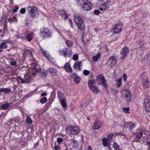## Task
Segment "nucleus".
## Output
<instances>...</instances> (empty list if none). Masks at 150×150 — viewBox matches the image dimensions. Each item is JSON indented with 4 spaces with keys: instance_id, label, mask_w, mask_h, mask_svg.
<instances>
[{
    "instance_id": "nucleus-26",
    "label": "nucleus",
    "mask_w": 150,
    "mask_h": 150,
    "mask_svg": "<svg viewBox=\"0 0 150 150\" xmlns=\"http://www.w3.org/2000/svg\"><path fill=\"white\" fill-rule=\"evenodd\" d=\"M71 143L73 145V147L74 148L78 146V142L75 139H72L71 140Z\"/></svg>"
},
{
    "instance_id": "nucleus-53",
    "label": "nucleus",
    "mask_w": 150,
    "mask_h": 150,
    "mask_svg": "<svg viewBox=\"0 0 150 150\" xmlns=\"http://www.w3.org/2000/svg\"><path fill=\"white\" fill-rule=\"evenodd\" d=\"M49 72L51 73L54 72L53 69L52 68H50L49 69Z\"/></svg>"
},
{
    "instance_id": "nucleus-37",
    "label": "nucleus",
    "mask_w": 150,
    "mask_h": 150,
    "mask_svg": "<svg viewBox=\"0 0 150 150\" xmlns=\"http://www.w3.org/2000/svg\"><path fill=\"white\" fill-rule=\"evenodd\" d=\"M47 101V98L46 97H43L40 100V102L42 104L45 103Z\"/></svg>"
},
{
    "instance_id": "nucleus-4",
    "label": "nucleus",
    "mask_w": 150,
    "mask_h": 150,
    "mask_svg": "<svg viewBox=\"0 0 150 150\" xmlns=\"http://www.w3.org/2000/svg\"><path fill=\"white\" fill-rule=\"evenodd\" d=\"M96 79L97 82L100 85L105 88L107 87L106 80L104 76L100 75H98L96 76Z\"/></svg>"
},
{
    "instance_id": "nucleus-58",
    "label": "nucleus",
    "mask_w": 150,
    "mask_h": 150,
    "mask_svg": "<svg viewBox=\"0 0 150 150\" xmlns=\"http://www.w3.org/2000/svg\"><path fill=\"white\" fill-rule=\"evenodd\" d=\"M40 49L41 50V51L42 53L43 54L45 52V51L43 50V49L42 48H40Z\"/></svg>"
},
{
    "instance_id": "nucleus-16",
    "label": "nucleus",
    "mask_w": 150,
    "mask_h": 150,
    "mask_svg": "<svg viewBox=\"0 0 150 150\" xmlns=\"http://www.w3.org/2000/svg\"><path fill=\"white\" fill-rule=\"evenodd\" d=\"M80 22L76 24L78 26V28L81 30H83L84 28V25L83 23V21H80Z\"/></svg>"
},
{
    "instance_id": "nucleus-49",
    "label": "nucleus",
    "mask_w": 150,
    "mask_h": 150,
    "mask_svg": "<svg viewBox=\"0 0 150 150\" xmlns=\"http://www.w3.org/2000/svg\"><path fill=\"white\" fill-rule=\"evenodd\" d=\"M122 84V82H117V83L116 85V86L117 87L119 88Z\"/></svg>"
},
{
    "instance_id": "nucleus-11",
    "label": "nucleus",
    "mask_w": 150,
    "mask_h": 150,
    "mask_svg": "<svg viewBox=\"0 0 150 150\" xmlns=\"http://www.w3.org/2000/svg\"><path fill=\"white\" fill-rule=\"evenodd\" d=\"M101 127V123L98 121H96L93 124L92 128L93 129H98Z\"/></svg>"
},
{
    "instance_id": "nucleus-40",
    "label": "nucleus",
    "mask_w": 150,
    "mask_h": 150,
    "mask_svg": "<svg viewBox=\"0 0 150 150\" xmlns=\"http://www.w3.org/2000/svg\"><path fill=\"white\" fill-rule=\"evenodd\" d=\"M63 141V139L62 138L59 137L57 138V142L59 144H61Z\"/></svg>"
},
{
    "instance_id": "nucleus-32",
    "label": "nucleus",
    "mask_w": 150,
    "mask_h": 150,
    "mask_svg": "<svg viewBox=\"0 0 150 150\" xmlns=\"http://www.w3.org/2000/svg\"><path fill=\"white\" fill-rule=\"evenodd\" d=\"M102 143L105 146H106L108 145V142L106 139L103 138L102 139Z\"/></svg>"
},
{
    "instance_id": "nucleus-52",
    "label": "nucleus",
    "mask_w": 150,
    "mask_h": 150,
    "mask_svg": "<svg viewBox=\"0 0 150 150\" xmlns=\"http://www.w3.org/2000/svg\"><path fill=\"white\" fill-rule=\"evenodd\" d=\"M68 51L69 53H67V55L69 57H70L71 55V52L69 50H68Z\"/></svg>"
},
{
    "instance_id": "nucleus-48",
    "label": "nucleus",
    "mask_w": 150,
    "mask_h": 150,
    "mask_svg": "<svg viewBox=\"0 0 150 150\" xmlns=\"http://www.w3.org/2000/svg\"><path fill=\"white\" fill-rule=\"evenodd\" d=\"M44 55L46 57L47 59H49V54L47 53V51H46L44 53H43Z\"/></svg>"
},
{
    "instance_id": "nucleus-51",
    "label": "nucleus",
    "mask_w": 150,
    "mask_h": 150,
    "mask_svg": "<svg viewBox=\"0 0 150 150\" xmlns=\"http://www.w3.org/2000/svg\"><path fill=\"white\" fill-rule=\"evenodd\" d=\"M123 79L125 81H126L127 79V76L125 74H124L123 75Z\"/></svg>"
},
{
    "instance_id": "nucleus-50",
    "label": "nucleus",
    "mask_w": 150,
    "mask_h": 150,
    "mask_svg": "<svg viewBox=\"0 0 150 150\" xmlns=\"http://www.w3.org/2000/svg\"><path fill=\"white\" fill-rule=\"evenodd\" d=\"M100 12L98 10H95L94 11V13L96 15H98L100 13Z\"/></svg>"
},
{
    "instance_id": "nucleus-18",
    "label": "nucleus",
    "mask_w": 150,
    "mask_h": 150,
    "mask_svg": "<svg viewBox=\"0 0 150 150\" xmlns=\"http://www.w3.org/2000/svg\"><path fill=\"white\" fill-rule=\"evenodd\" d=\"M137 134H136V138L137 140L139 139L143 134V133L142 131H140L139 129H137Z\"/></svg>"
},
{
    "instance_id": "nucleus-47",
    "label": "nucleus",
    "mask_w": 150,
    "mask_h": 150,
    "mask_svg": "<svg viewBox=\"0 0 150 150\" xmlns=\"http://www.w3.org/2000/svg\"><path fill=\"white\" fill-rule=\"evenodd\" d=\"M113 136V135L112 134H110L108 136V138L109 140H110Z\"/></svg>"
},
{
    "instance_id": "nucleus-30",
    "label": "nucleus",
    "mask_w": 150,
    "mask_h": 150,
    "mask_svg": "<svg viewBox=\"0 0 150 150\" xmlns=\"http://www.w3.org/2000/svg\"><path fill=\"white\" fill-rule=\"evenodd\" d=\"M7 45L6 43L5 42H3L1 43L0 45V47L1 49H6L7 47Z\"/></svg>"
},
{
    "instance_id": "nucleus-19",
    "label": "nucleus",
    "mask_w": 150,
    "mask_h": 150,
    "mask_svg": "<svg viewBox=\"0 0 150 150\" xmlns=\"http://www.w3.org/2000/svg\"><path fill=\"white\" fill-rule=\"evenodd\" d=\"M91 90L93 92L97 93L100 92V91L97 87L94 86L90 88Z\"/></svg>"
},
{
    "instance_id": "nucleus-7",
    "label": "nucleus",
    "mask_w": 150,
    "mask_h": 150,
    "mask_svg": "<svg viewBox=\"0 0 150 150\" xmlns=\"http://www.w3.org/2000/svg\"><path fill=\"white\" fill-rule=\"evenodd\" d=\"M122 24L120 22L117 23L114 26L113 29V32L115 34H119L122 31Z\"/></svg>"
},
{
    "instance_id": "nucleus-28",
    "label": "nucleus",
    "mask_w": 150,
    "mask_h": 150,
    "mask_svg": "<svg viewBox=\"0 0 150 150\" xmlns=\"http://www.w3.org/2000/svg\"><path fill=\"white\" fill-rule=\"evenodd\" d=\"M82 62H77L74 63L73 68L75 69H76L78 66L80 65H81Z\"/></svg>"
},
{
    "instance_id": "nucleus-15",
    "label": "nucleus",
    "mask_w": 150,
    "mask_h": 150,
    "mask_svg": "<svg viewBox=\"0 0 150 150\" xmlns=\"http://www.w3.org/2000/svg\"><path fill=\"white\" fill-rule=\"evenodd\" d=\"M64 68L67 72L70 73L72 71V69L69 64H66L64 65Z\"/></svg>"
},
{
    "instance_id": "nucleus-14",
    "label": "nucleus",
    "mask_w": 150,
    "mask_h": 150,
    "mask_svg": "<svg viewBox=\"0 0 150 150\" xmlns=\"http://www.w3.org/2000/svg\"><path fill=\"white\" fill-rule=\"evenodd\" d=\"M109 3L107 2L105 3L101 7H100V9L102 11H105L109 8Z\"/></svg>"
},
{
    "instance_id": "nucleus-43",
    "label": "nucleus",
    "mask_w": 150,
    "mask_h": 150,
    "mask_svg": "<svg viewBox=\"0 0 150 150\" xmlns=\"http://www.w3.org/2000/svg\"><path fill=\"white\" fill-rule=\"evenodd\" d=\"M83 73L84 75L87 76L89 74L90 71L87 70H84L83 71Z\"/></svg>"
},
{
    "instance_id": "nucleus-35",
    "label": "nucleus",
    "mask_w": 150,
    "mask_h": 150,
    "mask_svg": "<svg viewBox=\"0 0 150 150\" xmlns=\"http://www.w3.org/2000/svg\"><path fill=\"white\" fill-rule=\"evenodd\" d=\"M72 126L70 127H67L66 129V131L67 134L71 133V131H72Z\"/></svg>"
},
{
    "instance_id": "nucleus-31",
    "label": "nucleus",
    "mask_w": 150,
    "mask_h": 150,
    "mask_svg": "<svg viewBox=\"0 0 150 150\" xmlns=\"http://www.w3.org/2000/svg\"><path fill=\"white\" fill-rule=\"evenodd\" d=\"M57 13L59 15H61L62 16H63V15H65V12L63 10H58L57 11Z\"/></svg>"
},
{
    "instance_id": "nucleus-5",
    "label": "nucleus",
    "mask_w": 150,
    "mask_h": 150,
    "mask_svg": "<svg viewBox=\"0 0 150 150\" xmlns=\"http://www.w3.org/2000/svg\"><path fill=\"white\" fill-rule=\"evenodd\" d=\"M143 105L144 106L146 111H150V97L149 96H148L145 97Z\"/></svg>"
},
{
    "instance_id": "nucleus-63",
    "label": "nucleus",
    "mask_w": 150,
    "mask_h": 150,
    "mask_svg": "<svg viewBox=\"0 0 150 150\" xmlns=\"http://www.w3.org/2000/svg\"><path fill=\"white\" fill-rule=\"evenodd\" d=\"M81 65H80L78 67V70H81V68L80 67H81Z\"/></svg>"
},
{
    "instance_id": "nucleus-33",
    "label": "nucleus",
    "mask_w": 150,
    "mask_h": 150,
    "mask_svg": "<svg viewBox=\"0 0 150 150\" xmlns=\"http://www.w3.org/2000/svg\"><path fill=\"white\" fill-rule=\"evenodd\" d=\"M17 80L19 83H25L24 80L22 79L20 76H18L17 77Z\"/></svg>"
},
{
    "instance_id": "nucleus-6",
    "label": "nucleus",
    "mask_w": 150,
    "mask_h": 150,
    "mask_svg": "<svg viewBox=\"0 0 150 150\" xmlns=\"http://www.w3.org/2000/svg\"><path fill=\"white\" fill-rule=\"evenodd\" d=\"M129 52V48L125 46L122 48L120 51V54L121 55L120 59L123 60L127 56Z\"/></svg>"
},
{
    "instance_id": "nucleus-3",
    "label": "nucleus",
    "mask_w": 150,
    "mask_h": 150,
    "mask_svg": "<svg viewBox=\"0 0 150 150\" xmlns=\"http://www.w3.org/2000/svg\"><path fill=\"white\" fill-rule=\"evenodd\" d=\"M121 97L127 101H129L132 97V94L130 91L127 89H125L121 92Z\"/></svg>"
},
{
    "instance_id": "nucleus-55",
    "label": "nucleus",
    "mask_w": 150,
    "mask_h": 150,
    "mask_svg": "<svg viewBox=\"0 0 150 150\" xmlns=\"http://www.w3.org/2000/svg\"><path fill=\"white\" fill-rule=\"evenodd\" d=\"M8 21L9 22H10V21L13 22V21H15V20H14L13 21V19H12V18H10L8 19Z\"/></svg>"
},
{
    "instance_id": "nucleus-1",
    "label": "nucleus",
    "mask_w": 150,
    "mask_h": 150,
    "mask_svg": "<svg viewBox=\"0 0 150 150\" xmlns=\"http://www.w3.org/2000/svg\"><path fill=\"white\" fill-rule=\"evenodd\" d=\"M27 10L30 15L32 18H37L39 15L36 7L33 6H29L27 8Z\"/></svg>"
},
{
    "instance_id": "nucleus-62",
    "label": "nucleus",
    "mask_w": 150,
    "mask_h": 150,
    "mask_svg": "<svg viewBox=\"0 0 150 150\" xmlns=\"http://www.w3.org/2000/svg\"><path fill=\"white\" fill-rule=\"evenodd\" d=\"M71 77H72V78H75L76 76V74H73L71 76Z\"/></svg>"
},
{
    "instance_id": "nucleus-36",
    "label": "nucleus",
    "mask_w": 150,
    "mask_h": 150,
    "mask_svg": "<svg viewBox=\"0 0 150 150\" xmlns=\"http://www.w3.org/2000/svg\"><path fill=\"white\" fill-rule=\"evenodd\" d=\"M80 80V78L79 76H76L74 78L75 82L78 83L79 82Z\"/></svg>"
},
{
    "instance_id": "nucleus-24",
    "label": "nucleus",
    "mask_w": 150,
    "mask_h": 150,
    "mask_svg": "<svg viewBox=\"0 0 150 150\" xmlns=\"http://www.w3.org/2000/svg\"><path fill=\"white\" fill-rule=\"evenodd\" d=\"M24 80L25 83H27L30 81L32 79V77L31 76H25Z\"/></svg>"
},
{
    "instance_id": "nucleus-13",
    "label": "nucleus",
    "mask_w": 150,
    "mask_h": 150,
    "mask_svg": "<svg viewBox=\"0 0 150 150\" xmlns=\"http://www.w3.org/2000/svg\"><path fill=\"white\" fill-rule=\"evenodd\" d=\"M80 131V129L77 127L72 126V131H71V134L75 135L77 134Z\"/></svg>"
},
{
    "instance_id": "nucleus-27",
    "label": "nucleus",
    "mask_w": 150,
    "mask_h": 150,
    "mask_svg": "<svg viewBox=\"0 0 150 150\" xmlns=\"http://www.w3.org/2000/svg\"><path fill=\"white\" fill-rule=\"evenodd\" d=\"M1 91L4 92V93H10L11 92V90L8 88H1Z\"/></svg>"
},
{
    "instance_id": "nucleus-54",
    "label": "nucleus",
    "mask_w": 150,
    "mask_h": 150,
    "mask_svg": "<svg viewBox=\"0 0 150 150\" xmlns=\"http://www.w3.org/2000/svg\"><path fill=\"white\" fill-rule=\"evenodd\" d=\"M47 93L46 92H43L41 94V96H46Z\"/></svg>"
},
{
    "instance_id": "nucleus-45",
    "label": "nucleus",
    "mask_w": 150,
    "mask_h": 150,
    "mask_svg": "<svg viewBox=\"0 0 150 150\" xmlns=\"http://www.w3.org/2000/svg\"><path fill=\"white\" fill-rule=\"evenodd\" d=\"M19 7L18 6H15L14 7V9L13 10V13L16 12L17 10L18 9Z\"/></svg>"
},
{
    "instance_id": "nucleus-41",
    "label": "nucleus",
    "mask_w": 150,
    "mask_h": 150,
    "mask_svg": "<svg viewBox=\"0 0 150 150\" xmlns=\"http://www.w3.org/2000/svg\"><path fill=\"white\" fill-rule=\"evenodd\" d=\"M113 147L115 149H118L119 148V146L116 142H114L113 144Z\"/></svg>"
},
{
    "instance_id": "nucleus-23",
    "label": "nucleus",
    "mask_w": 150,
    "mask_h": 150,
    "mask_svg": "<svg viewBox=\"0 0 150 150\" xmlns=\"http://www.w3.org/2000/svg\"><path fill=\"white\" fill-rule=\"evenodd\" d=\"M95 82V81L94 79H92L89 80L88 82V86L90 88L94 86V84Z\"/></svg>"
},
{
    "instance_id": "nucleus-20",
    "label": "nucleus",
    "mask_w": 150,
    "mask_h": 150,
    "mask_svg": "<svg viewBox=\"0 0 150 150\" xmlns=\"http://www.w3.org/2000/svg\"><path fill=\"white\" fill-rule=\"evenodd\" d=\"M101 55L100 53H97L96 55L92 57V59L93 62H96L100 57Z\"/></svg>"
},
{
    "instance_id": "nucleus-22",
    "label": "nucleus",
    "mask_w": 150,
    "mask_h": 150,
    "mask_svg": "<svg viewBox=\"0 0 150 150\" xmlns=\"http://www.w3.org/2000/svg\"><path fill=\"white\" fill-rule=\"evenodd\" d=\"M33 35L34 34L33 33H31L28 34L26 37V39L27 40L29 41H30L31 40L33 39Z\"/></svg>"
},
{
    "instance_id": "nucleus-34",
    "label": "nucleus",
    "mask_w": 150,
    "mask_h": 150,
    "mask_svg": "<svg viewBox=\"0 0 150 150\" xmlns=\"http://www.w3.org/2000/svg\"><path fill=\"white\" fill-rule=\"evenodd\" d=\"M62 52L63 53V55L65 57H66L67 54V53H69L68 50L65 49L62 50Z\"/></svg>"
},
{
    "instance_id": "nucleus-59",
    "label": "nucleus",
    "mask_w": 150,
    "mask_h": 150,
    "mask_svg": "<svg viewBox=\"0 0 150 150\" xmlns=\"http://www.w3.org/2000/svg\"><path fill=\"white\" fill-rule=\"evenodd\" d=\"M135 125L134 124H132L131 125V126H130V128H134L135 127Z\"/></svg>"
},
{
    "instance_id": "nucleus-61",
    "label": "nucleus",
    "mask_w": 150,
    "mask_h": 150,
    "mask_svg": "<svg viewBox=\"0 0 150 150\" xmlns=\"http://www.w3.org/2000/svg\"><path fill=\"white\" fill-rule=\"evenodd\" d=\"M60 94H61V92L59 91H58V98H60V96H59V95Z\"/></svg>"
},
{
    "instance_id": "nucleus-64",
    "label": "nucleus",
    "mask_w": 150,
    "mask_h": 150,
    "mask_svg": "<svg viewBox=\"0 0 150 150\" xmlns=\"http://www.w3.org/2000/svg\"><path fill=\"white\" fill-rule=\"evenodd\" d=\"M12 18L13 20V21L15 20V21H17V19L15 17H13Z\"/></svg>"
},
{
    "instance_id": "nucleus-9",
    "label": "nucleus",
    "mask_w": 150,
    "mask_h": 150,
    "mask_svg": "<svg viewBox=\"0 0 150 150\" xmlns=\"http://www.w3.org/2000/svg\"><path fill=\"white\" fill-rule=\"evenodd\" d=\"M149 84V82L147 77H145L142 79V85L144 89L148 88Z\"/></svg>"
},
{
    "instance_id": "nucleus-39",
    "label": "nucleus",
    "mask_w": 150,
    "mask_h": 150,
    "mask_svg": "<svg viewBox=\"0 0 150 150\" xmlns=\"http://www.w3.org/2000/svg\"><path fill=\"white\" fill-rule=\"evenodd\" d=\"M11 64L12 66H15L16 64V62L13 59L11 60Z\"/></svg>"
},
{
    "instance_id": "nucleus-57",
    "label": "nucleus",
    "mask_w": 150,
    "mask_h": 150,
    "mask_svg": "<svg viewBox=\"0 0 150 150\" xmlns=\"http://www.w3.org/2000/svg\"><path fill=\"white\" fill-rule=\"evenodd\" d=\"M122 79L121 78H119L117 80V82H122Z\"/></svg>"
},
{
    "instance_id": "nucleus-12",
    "label": "nucleus",
    "mask_w": 150,
    "mask_h": 150,
    "mask_svg": "<svg viewBox=\"0 0 150 150\" xmlns=\"http://www.w3.org/2000/svg\"><path fill=\"white\" fill-rule=\"evenodd\" d=\"M117 61V59L116 58L114 57H111L109 59L108 62L111 66L115 65Z\"/></svg>"
},
{
    "instance_id": "nucleus-25",
    "label": "nucleus",
    "mask_w": 150,
    "mask_h": 150,
    "mask_svg": "<svg viewBox=\"0 0 150 150\" xmlns=\"http://www.w3.org/2000/svg\"><path fill=\"white\" fill-rule=\"evenodd\" d=\"M60 102L62 105V107L63 108H65L67 106V104L66 102V100L65 99H62L61 100Z\"/></svg>"
},
{
    "instance_id": "nucleus-21",
    "label": "nucleus",
    "mask_w": 150,
    "mask_h": 150,
    "mask_svg": "<svg viewBox=\"0 0 150 150\" xmlns=\"http://www.w3.org/2000/svg\"><path fill=\"white\" fill-rule=\"evenodd\" d=\"M9 105L10 104L9 103H6L5 104L0 105V108L1 109L5 110L6 109Z\"/></svg>"
},
{
    "instance_id": "nucleus-38",
    "label": "nucleus",
    "mask_w": 150,
    "mask_h": 150,
    "mask_svg": "<svg viewBox=\"0 0 150 150\" xmlns=\"http://www.w3.org/2000/svg\"><path fill=\"white\" fill-rule=\"evenodd\" d=\"M66 44L67 46L69 47H70L72 46L71 41L70 40H67L66 42Z\"/></svg>"
},
{
    "instance_id": "nucleus-44",
    "label": "nucleus",
    "mask_w": 150,
    "mask_h": 150,
    "mask_svg": "<svg viewBox=\"0 0 150 150\" xmlns=\"http://www.w3.org/2000/svg\"><path fill=\"white\" fill-rule=\"evenodd\" d=\"M78 59V56L77 54L74 55L73 57V59L75 61L77 60Z\"/></svg>"
},
{
    "instance_id": "nucleus-8",
    "label": "nucleus",
    "mask_w": 150,
    "mask_h": 150,
    "mask_svg": "<svg viewBox=\"0 0 150 150\" xmlns=\"http://www.w3.org/2000/svg\"><path fill=\"white\" fill-rule=\"evenodd\" d=\"M84 5L83 6V10L84 11H88L91 9L92 6V4L88 0H84L83 1Z\"/></svg>"
},
{
    "instance_id": "nucleus-10",
    "label": "nucleus",
    "mask_w": 150,
    "mask_h": 150,
    "mask_svg": "<svg viewBox=\"0 0 150 150\" xmlns=\"http://www.w3.org/2000/svg\"><path fill=\"white\" fill-rule=\"evenodd\" d=\"M47 29L45 30L42 32H41L40 35L41 37L42 38L49 37L51 36V34L50 32L48 30V31H46Z\"/></svg>"
},
{
    "instance_id": "nucleus-56",
    "label": "nucleus",
    "mask_w": 150,
    "mask_h": 150,
    "mask_svg": "<svg viewBox=\"0 0 150 150\" xmlns=\"http://www.w3.org/2000/svg\"><path fill=\"white\" fill-rule=\"evenodd\" d=\"M54 148L55 150H58L59 149V147L58 146H55Z\"/></svg>"
},
{
    "instance_id": "nucleus-2",
    "label": "nucleus",
    "mask_w": 150,
    "mask_h": 150,
    "mask_svg": "<svg viewBox=\"0 0 150 150\" xmlns=\"http://www.w3.org/2000/svg\"><path fill=\"white\" fill-rule=\"evenodd\" d=\"M29 68V70L31 72L33 75H35V74L39 71L40 69V66L37 65L36 63H33L29 65L28 66Z\"/></svg>"
},
{
    "instance_id": "nucleus-46",
    "label": "nucleus",
    "mask_w": 150,
    "mask_h": 150,
    "mask_svg": "<svg viewBox=\"0 0 150 150\" xmlns=\"http://www.w3.org/2000/svg\"><path fill=\"white\" fill-rule=\"evenodd\" d=\"M25 12V8H23L21 9L20 11V13L21 14H24Z\"/></svg>"
},
{
    "instance_id": "nucleus-42",
    "label": "nucleus",
    "mask_w": 150,
    "mask_h": 150,
    "mask_svg": "<svg viewBox=\"0 0 150 150\" xmlns=\"http://www.w3.org/2000/svg\"><path fill=\"white\" fill-rule=\"evenodd\" d=\"M129 110V108H123L122 109V111H123L125 113H127L128 112V111Z\"/></svg>"
},
{
    "instance_id": "nucleus-60",
    "label": "nucleus",
    "mask_w": 150,
    "mask_h": 150,
    "mask_svg": "<svg viewBox=\"0 0 150 150\" xmlns=\"http://www.w3.org/2000/svg\"><path fill=\"white\" fill-rule=\"evenodd\" d=\"M84 34H83V35L82 37V40L83 42L85 41V40L84 38Z\"/></svg>"
},
{
    "instance_id": "nucleus-29",
    "label": "nucleus",
    "mask_w": 150,
    "mask_h": 150,
    "mask_svg": "<svg viewBox=\"0 0 150 150\" xmlns=\"http://www.w3.org/2000/svg\"><path fill=\"white\" fill-rule=\"evenodd\" d=\"M26 122L29 124H31L33 122L32 119L29 116H27L26 119Z\"/></svg>"
},
{
    "instance_id": "nucleus-17",
    "label": "nucleus",
    "mask_w": 150,
    "mask_h": 150,
    "mask_svg": "<svg viewBox=\"0 0 150 150\" xmlns=\"http://www.w3.org/2000/svg\"><path fill=\"white\" fill-rule=\"evenodd\" d=\"M74 21L76 24H77L80 23V21H83V20L80 16L76 15L74 16Z\"/></svg>"
}]
</instances>
